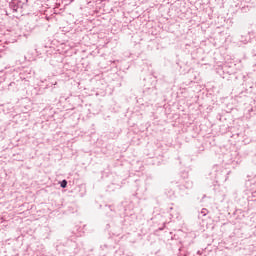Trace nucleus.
Masks as SVG:
<instances>
[{
	"label": "nucleus",
	"mask_w": 256,
	"mask_h": 256,
	"mask_svg": "<svg viewBox=\"0 0 256 256\" xmlns=\"http://www.w3.org/2000/svg\"><path fill=\"white\" fill-rule=\"evenodd\" d=\"M209 214V210L207 208H203L200 212V215H202V217H206Z\"/></svg>",
	"instance_id": "f257e3e1"
},
{
	"label": "nucleus",
	"mask_w": 256,
	"mask_h": 256,
	"mask_svg": "<svg viewBox=\"0 0 256 256\" xmlns=\"http://www.w3.org/2000/svg\"><path fill=\"white\" fill-rule=\"evenodd\" d=\"M60 186L62 187V189H65L67 187V180H63L61 183H60Z\"/></svg>",
	"instance_id": "f03ea898"
}]
</instances>
